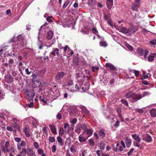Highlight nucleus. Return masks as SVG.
Segmentation results:
<instances>
[{
    "label": "nucleus",
    "instance_id": "obj_1",
    "mask_svg": "<svg viewBox=\"0 0 156 156\" xmlns=\"http://www.w3.org/2000/svg\"><path fill=\"white\" fill-rule=\"evenodd\" d=\"M126 98L129 99V101L133 102L142 98L141 95L139 94H135L133 92H129L126 93L124 96Z\"/></svg>",
    "mask_w": 156,
    "mask_h": 156
},
{
    "label": "nucleus",
    "instance_id": "obj_2",
    "mask_svg": "<svg viewBox=\"0 0 156 156\" xmlns=\"http://www.w3.org/2000/svg\"><path fill=\"white\" fill-rule=\"evenodd\" d=\"M15 45L13 46V51L14 52V49L16 48L20 49L24 47L25 45L24 37L21 35L18 36L17 40L15 42Z\"/></svg>",
    "mask_w": 156,
    "mask_h": 156
},
{
    "label": "nucleus",
    "instance_id": "obj_3",
    "mask_svg": "<svg viewBox=\"0 0 156 156\" xmlns=\"http://www.w3.org/2000/svg\"><path fill=\"white\" fill-rule=\"evenodd\" d=\"M141 138L143 140L147 143L151 142L152 140L151 136L147 133L142 135L141 136Z\"/></svg>",
    "mask_w": 156,
    "mask_h": 156
},
{
    "label": "nucleus",
    "instance_id": "obj_4",
    "mask_svg": "<svg viewBox=\"0 0 156 156\" xmlns=\"http://www.w3.org/2000/svg\"><path fill=\"white\" fill-rule=\"evenodd\" d=\"M139 28L138 26H133L130 27L129 28L128 33H129L130 35L134 33L137 31Z\"/></svg>",
    "mask_w": 156,
    "mask_h": 156
},
{
    "label": "nucleus",
    "instance_id": "obj_5",
    "mask_svg": "<svg viewBox=\"0 0 156 156\" xmlns=\"http://www.w3.org/2000/svg\"><path fill=\"white\" fill-rule=\"evenodd\" d=\"M59 49L57 48H53L52 51L50 53V55H53L55 56L56 55L58 56H59L60 57H62V55L59 54Z\"/></svg>",
    "mask_w": 156,
    "mask_h": 156
},
{
    "label": "nucleus",
    "instance_id": "obj_6",
    "mask_svg": "<svg viewBox=\"0 0 156 156\" xmlns=\"http://www.w3.org/2000/svg\"><path fill=\"white\" fill-rule=\"evenodd\" d=\"M65 75V73L63 72H59L56 75L55 78L57 80H59L62 78Z\"/></svg>",
    "mask_w": 156,
    "mask_h": 156
},
{
    "label": "nucleus",
    "instance_id": "obj_7",
    "mask_svg": "<svg viewBox=\"0 0 156 156\" xmlns=\"http://www.w3.org/2000/svg\"><path fill=\"white\" fill-rule=\"evenodd\" d=\"M49 127L52 133L54 135L57 134L56 129L54 125L50 124L49 125Z\"/></svg>",
    "mask_w": 156,
    "mask_h": 156
},
{
    "label": "nucleus",
    "instance_id": "obj_8",
    "mask_svg": "<svg viewBox=\"0 0 156 156\" xmlns=\"http://www.w3.org/2000/svg\"><path fill=\"white\" fill-rule=\"evenodd\" d=\"M27 154L29 156H36L35 153L30 148H27Z\"/></svg>",
    "mask_w": 156,
    "mask_h": 156
},
{
    "label": "nucleus",
    "instance_id": "obj_9",
    "mask_svg": "<svg viewBox=\"0 0 156 156\" xmlns=\"http://www.w3.org/2000/svg\"><path fill=\"white\" fill-rule=\"evenodd\" d=\"M132 137L136 141V142L140 143L141 140V138L139 137V135H137L136 134H133L132 135Z\"/></svg>",
    "mask_w": 156,
    "mask_h": 156
},
{
    "label": "nucleus",
    "instance_id": "obj_10",
    "mask_svg": "<svg viewBox=\"0 0 156 156\" xmlns=\"http://www.w3.org/2000/svg\"><path fill=\"white\" fill-rule=\"evenodd\" d=\"M113 5V0H107L106 5L108 9H111Z\"/></svg>",
    "mask_w": 156,
    "mask_h": 156
},
{
    "label": "nucleus",
    "instance_id": "obj_11",
    "mask_svg": "<svg viewBox=\"0 0 156 156\" xmlns=\"http://www.w3.org/2000/svg\"><path fill=\"white\" fill-rule=\"evenodd\" d=\"M129 28L127 29L125 27H122L119 29V31L123 33L126 34L128 33Z\"/></svg>",
    "mask_w": 156,
    "mask_h": 156
},
{
    "label": "nucleus",
    "instance_id": "obj_12",
    "mask_svg": "<svg viewBox=\"0 0 156 156\" xmlns=\"http://www.w3.org/2000/svg\"><path fill=\"white\" fill-rule=\"evenodd\" d=\"M32 82L33 84H35L36 83H39V80L37 78V76L34 74L32 75Z\"/></svg>",
    "mask_w": 156,
    "mask_h": 156
},
{
    "label": "nucleus",
    "instance_id": "obj_13",
    "mask_svg": "<svg viewBox=\"0 0 156 156\" xmlns=\"http://www.w3.org/2000/svg\"><path fill=\"white\" fill-rule=\"evenodd\" d=\"M82 127V125L80 124H78L76 127V129L75 130V132L78 134L80 133Z\"/></svg>",
    "mask_w": 156,
    "mask_h": 156
},
{
    "label": "nucleus",
    "instance_id": "obj_14",
    "mask_svg": "<svg viewBox=\"0 0 156 156\" xmlns=\"http://www.w3.org/2000/svg\"><path fill=\"white\" fill-rule=\"evenodd\" d=\"M125 141L126 144V147H130L131 144V140L129 139L128 137H126L125 138Z\"/></svg>",
    "mask_w": 156,
    "mask_h": 156
},
{
    "label": "nucleus",
    "instance_id": "obj_15",
    "mask_svg": "<svg viewBox=\"0 0 156 156\" xmlns=\"http://www.w3.org/2000/svg\"><path fill=\"white\" fill-rule=\"evenodd\" d=\"M53 32L51 30L49 31L47 34V39L48 40L51 39L53 36Z\"/></svg>",
    "mask_w": 156,
    "mask_h": 156
},
{
    "label": "nucleus",
    "instance_id": "obj_16",
    "mask_svg": "<svg viewBox=\"0 0 156 156\" xmlns=\"http://www.w3.org/2000/svg\"><path fill=\"white\" fill-rule=\"evenodd\" d=\"M29 131L30 129L27 127H25L23 130L24 133L26 135V136L27 137H29L30 136Z\"/></svg>",
    "mask_w": 156,
    "mask_h": 156
},
{
    "label": "nucleus",
    "instance_id": "obj_17",
    "mask_svg": "<svg viewBox=\"0 0 156 156\" xmlns=\"http://www.w3.org/2000/svg\"><path fill=\"white\" fill-rule=\"evenodd\" d=\"M6 81L8 83H11L13 81L12 77L11 76H7L5 78Z\"/></svg>",
    "mask_w": 156,
    "mask_h": 156
},
{
    "label": "nucleus",
    "instance_id": "obj_18",
    "mask_svg": "<svg viewBox=\"0 0 156 156\" xmlns=\"http://www.w3.org/2000/svg\"><path fill=\"white\" fill-rule=\"evenodd\" d=\"M139 3H136L133 4L132 7V9L134 11H139L138 8L139 7Z\"/></svg>",
    "mask_w": 156,
    "mask_h": 156
},
{
    "label": "nucleus",
    "instance_id": "obj_19",
    "mask_svg": "<svg viewBox=\"0 0 156 156\" xmlns=\"http://www.w3.org/2000/svg\"><path fill=\"white\" fill-rule=\"evenodd\" d=\"M86 133L87 135H89V136L87 137L88 138L92 134L93 131L91 129H87L86 130L84 131L83 132V133Z\"/></svg>",
    "mask_w": 156,
    "mask_h": 156
},
{
    "label": "nucleus",
    "instance_id": "obj_20",
    "mask_svg": "<svg viewBox=\"0 0 156 156\" xmlns=\"http://www.w3.org/2000/svg\"><path fill=\"white\" fill-rule=\"evenodd\" d=\"M155 111L156 109L155 108H152L150 111L149 112L152 117H156Z\"/></svg>",
    "mask_w": 156,
    "mask_h": 156
},
{
    "label": "nucleus",
    "instance_id": "obj_21",
    "mask_svg": "<svg viewBox=\"0 0 156 156\" xmlns=\"http://www.w3.org/2000/svg\"><path fill=\"white\" fill-rule=\"evenodd\" d=\"M145 50H143L140 48H138L137 49V52L138 54L140 56H142L144 53V51Z\"/></svg>",
    "mask_w": 156,
    "mask_h": 156
},
{
    "label": "nucleus",
    "instance_id": "obj_22",
    "mask_svg": "<svg viewBox=\"0 0 156 156\" xmlns=\"http://www.w3.org/2000/svg\"><path fill=\"white\" fill-rule=\"evenodd\" d=\"M39 99L40 101L43 102L44 104H47V100L45 99V97L44 96H40Z\"/></svg>",
    "mask_w": 156,
    "mask_h": 156
},
{
    "label": "nucleus",
    "instance_id": "obj_23",
    "mask_svg": "<svg viewBox=\"0 0 156 156\" xmlns=\"http://www.w3.org/2000/svg\"><path fill=\"white\" fill-rule=\"evenodd\" d=\"M57 139L58 142L59 143L60 145L62 146L63 144V142L61 137L60 136H58L57 137Z\"/></svg>",
    "mask_w": 156,
    "mask_h": 156
},
{
    "label": "nucleus",
    "instance_id": "obj_24",
    "mask_svg": "<svg viewBox=\"0 0 156 156\" xmlns=\"http://www.w3.org/2000/svg\"><path fill=\"white\" fill-rule=\"evenodd\" d=\"M82 135H80L79 137V140L80 142H83L86 141L88 139V137L86 138L85 137L81 136Z\"/></svg>",
    "mask_w": 156,
    "mask_h": 156
},
{
    "label": "nucleus",
    "instance_id": "obj_25",
    "mask_svg": "<svg viewBox=\"0 0 156 156\" xmlns=\"http://www.w3.org/2000/svg\"><path fill=\"white\" fill-rule=\"evenodd\" d=\"M71 140V139L70 137L67 138L65 142V145L69 146L70 144Z\"/></svg>",
    "mask_w": 156,
    "mask_h": 156
},
{
    "label": "nucleus",
    "instance_id": "obj_26",
    "mask_svg": "<svg viewBox=\"0 0 156 156\" xmlns=\"http://www.w3.org/2000/svg\"><path fill=\"white\" fill-rule=\"evenodd\" d=\"M40 84L38 86L39 88V90L38 91V92L39 93V92L40 91L43 90L44 89V82H42V83L41 82Z\"/></svg>",
    "mask_w": 156,
    "mask_h": 156
},
{
    "label": "nucleus",
    "instance_id": "obj_27",
    "mask_svg": "<svg viewBox=\"0 0 156 156\" xmlns=\"http://www.w3.org/2000/svg\"><path fill=\"white\" fill-rule=\"evenodd\" d=\"M132 14L134 18H138L139 16V11H136L135 12H133Z\"/></svg>",
    "mask_w": 156,
    "mask_h": 156
},
{
    "label": "nucleus",
    "instance_id": "obj_28",
    "mask_svg": "<svg viewBox=\"0 0 156 156\" xmlns=\"http://www.w3.org/2000/svg\"><path fill=\"white\" fill-rule=\"evenodd\" d=\"M106 68H116L114 66L110 63H106L105 65Z\"/></svg>",
    "mask_w": 156,
    "mask_h": 156
},
{
    "label": "nucleus",
    "instance_id": "obj_29",
    "mask_svg": "<svg viewBox=\"0 0 156 156\" xmlns=\"http://www.w3.org/2000/svg\"><path fill=\"white\" fill-rule=\"evenodd\" d=\"M99 135L102 137H104L105 136V133L102 130H100L98 131Z\"/></svg>",
    "mask_w": 156,
    "mask_h": 156
},
{
    "label": "nucleus",
    "instance_id": "obj_30",
    "mask_svg": "<svg viewBox=\"0 0 156 156\" xmlns=\"http://www.w3.org/2000/svg\"><path fill=\"white\" fill-rule=\"evenodd\" d=\"M89 144L91 146H94L95 143L93 139H90L88 140Z\"/></svg>",
    "mask_w": 156,
    "mask_h": 156
},
{
    "label": "nucleus",
    "instance_id": "obj_31",
    "mask_svg": "<svg viewBox=\"0 0 156 156\" xmlns=\"http://www.w3.org/2000/svg\"><path fill=\"white\" fill-rule=\"evenodd\" d=\"M105 144L103 142L100 143V149L102 150H103L105 147Z\"/></svg>",
    "mask_w": 156,
    "mask_h": 156
},
{
    "label": "nucleus",
    "instance_id": "obj_32",
    "mask_svg": "<svg viewBox=\"0 0 156 156\" xmlns=\"http://www.w3.org/2000/svg\"><path fill=\"white\" fill-rule=\"evenodd\" d=\"M121 102L124 105H126V106H128L129 105L128 104V103L127 102V101L126 100L124 99H122L121 100Z\"/></svg>",
    "mask_w": 156,
    "mask_h": 156
},
{
    "label": "nucleus",
    "instance_id": "obj_33",
    "mask_svg": "<svg viewBox=\"0 0 156 156\" xmlns=\"http://www.w3.org/2000/svg\"><path fill=\"white\" fill-rule=\"evenodd\" d=\"M12 126L15 129H17L18 130L20 129V127L16 123H13L12 124Z\"/></svg>",
    "mask_w": 156,
    "mask_h": 156
},
{
    "label": "nucleus",
    "instance_id": "obj_34",
    "mask_svg": "<svg viewBox=\"0 0 156 156\" xmlns=\"http://www.w3.org/2000/svg\"><path fill=\"white\" fill-rule=\"evenodd\" d=\"M59 134L60 136H62L64 133L63 129L62 127L60 128L58 131Z\"/></svg>",
    "mask_w": 156,
    "mask_h": 156
},
{
    "label": "nucleus",
    "instance_id": "obj_35",
    "mask_svg": "<svg viewBox=\"0 0 156 156\" xmlns=\"http://www.w3.org/2000/svg\"><path fill=\"white\" fill-rule=\"evenodd\" d=\"M76 78L78 79V80H80V81H82V79H82V78L81 75L79 73H76Z\"/></svg>",
    "mask_w": 156,
    "mask_h": 156
},
{
    "label": "nucleus",
    "instance_id": "obj_36",
    "mask_svg": "<svg viewBox=\"0 0 156 156\" xmlns=\"http://www.w3.org/2000/svg\"><path fill=\"white\" fill-rule=\"evenodd\" d=\"M27 148L26 150V149L24 148H22V151L20 152V153L21 154H24L25 155H26V153H27Z\"/></svg>",
    "mask_w": 156,
    "mask_h": 156
},
{
    "label": "nucleus",
    "instance_id": "obj_37",
    "mask_svg": "<svg viewBox=\"0 0 156 156\" xmlns=\"http://www.w3.org/2000/svg\"><path fill=\"white\" fill-rule=\"evenodd\" d=\"M95 3L94 0H88V4L91 6H93Z\"/></svg>",
    "mask_w": 156,
    "mask_h": 156
},
{
    "label": "nucleus",
    "instance_id": "obj_38",
    "mask_svg": "<svg viewBox=\"0 0 156 156\" xmlns=\"http://www.w3.org/2000/svg\"><path fill=\"white\" fill-rule=\"evenodd\" d=\"M100 45L101 46L106 47L107 46V44L106 42L102 41L100 43Z\"/></svg>",
    "mask_w": 156,
    "mask_h": 156
},
{
    "label": "nucleus",
    "instance_id": "obj_39",
    "mask_svg": "<svg viewBox=\"0 0 156 156\" xmlns=\"http://www.w3.org/2000/svg\"><path fill=\"white\" fill-rule=\"evenodd\" d=\"M154 57L152 55H149L148 58L147 59L148 61L151 62L154 60Z\"/></svg>",
    "mask_w": 156,
    "mask_h": 156
},
{
    "label": "nucleus",
    "instance_id": "obj_40",
    "mask_svg": "<svg viewBox=\"0 0 156 156\" xmlns=\"http://www.w3.org/2000/svg\"><path fill=\"white\" fill-rule=\"evenodd\" d=\"M48 140L51 143L55 142V139L54 137L49 136L48 138Z\"/></svg>",
    "mask_w": 156,
    "mask_h": 156
},
{
    "label": "nucleus",
    "instance_id": "obj_41",
    "mask_svg": "<svg viewBox=\"0 0 156 156\" xmlns=\"http://www.w3.org/2000/svg\"><path fill=\"white\" fill-rule=\"evenodd\" d=\"M92 33L95 34H98V32L96 27H94L92 29Z\"/></svg>",
    "mask_w": 156,
    "mask_h": 156
},
{
    "label": "nucleus",
    "instance_id": "obj_42",
    "mask_svg": "<svg viewBox=\"0 0 156 156\" xmlns=\"http://www.w3.org/2000/svg\"><path fill=\"white\" fill-rule=\"evenodd\" d=\"M77 121V119L76 118H74L70 120V123L73 124H76Z\"/></svg>",
    "mask_w": 156,
    "mask_h": 156
},
{
    "label": "nucleus",
    "instance_id": "obj_43",
    "mask_svg": "<svg viewBox=\"0 0 156 156\" xmlns=\"http://www.w3.org/2000/svg\"><path fill=\"white\" fill-rule=\"evenodd\" d=\"M133 73H134L135 76L136 77H138L139 76V71L135 70H134Z\"/></svg>",
    "mask_w": 156,
    "mask_h": 156
},
{
    "label": "nucleus",
    "instance_id": "obj_44",
    "mask_svg": "<svg viewBox=\"0 0 156 156\" xmlns=\"http://www.w3.org/2000/svg\"><path fill=\"white\" fill-rule=\"evenodd\" d=\"M63 50H64V52L66 53L67 49H68V51H69L70 50V48H69V47H68V45H66L63 48Z\"/></svg>",
    "mask_w": 156,
    "mask_h": 156
},
{
    "label": "nucleus",
    "instance_id": "obj_45",
    "mask_svg": "<svg viewBox=\"0 0 156 156\" xmlns=\"http://www.w3.org/2000/svg\"><path fill=\"white\" fill-rule=\"evenodd\" d=\"M119 121L117 120L116 121V122L114 124V126L115 128L118 127L119 126Z\"/></svg>",
    "mask_w": 156,
    "mask_h": 156
},
{
    "label": "nucleus",
    "instance_id": "obj_46",
    "mask_svg": "<svg viewBox=\"0 0 156 156\" xmlns=\"http://www.w3.org/2000/svg\"><path fill=\"white\" fill-rule=\"evenodd\" d=\"M69 2L68 1H66L65 3H64V4L63 5V8L64 9L66 8V7H67L69 3Z\"/></svg>",
    "mask_w": 156,
    "mask_h": 156
},
{
    "label": "nucleus",
    "instance_id": "obj_47",
    "mask_svg": "<svg viewBox=\"0 0 156 156\" xmlns=\"http://www.w3.org/2000/svg\"><path fill=\"white\" fill-rule=\"evenodd\" d=\"M148 52V51L147 50H145L144 51V58H147Z\"/></svg>",
    "mask_w": 156,
    "mask_h": 156
},
{
    "label": "nucleus",
    "instance_id": "obj_48",
    "mask_svg": "<svg viewBox=\"0 0 156 156\" xmlns=\"http://www.w3.org/2000/svg\"><path fill=\"white\" fill-rule=\"evenodd\" d=\"M150 44L152 45H155L156 44V39L152 40L150 41Z\"/></svg>",
    "mask_w": 156,
    "mask_h": 156
},
{
    "label": "nucleus",
    "instance_id": "obj_49",
    "mask_svg": "<svg viewBox=\"0 0 156 156\" xmlns=\"http://www.w3.org/2000/svg\"><path fill=\"white\" fill-rule=\"evenodd\" d=\"M37 152L40 154H44V151L41 149H38L37 150Z\"/></svg>",
    "mask_w": 156,
    "mask_h": 156
},
{
    "label": "nucleus",
    "instance_id": "obj_50",
    "mask_svg": "<svg viewBox=\"0 0 156 156\" xmlns=\"http://www.w3.org/2000/svg\"><path fill=\"white\" fill-rule=\"evenodd\" d=\"M56 117L57 119L60 120L62 119V115L60 113H59L57 115Z\"/></svg>",
    "mask_w": 156,
    "mask_h": 156
},
{
    "label": "nucleus",
    "instance_id": "obj_51",
    "mask_svg": "<svg viewBox=\"0 0 156 156\" xmlns=\"http://www.w3.org/2000/svg\"><path fill=\"white\" fill-rule=\"evenodd\" d=\"M34 147L36 149H38L39 147L38 144L36 142H35L34 143Z\"/></svg>",
    "mask_w": 156,
    "mask_h": 156
},
{
    "label": "nucleus",
    "instance_id": "obj_52",
    "mask_svg": "<svg viewBox=\"0 0 156 156\" xmlns=\"http://www.w3.org/2000/svg\"><path fill=\"white\" fill-rule=\"evenodd\" d=\"M14 139L16 142L18 143L21 141V139L20 137H16Z\"/></svg>",
    "mask_w": 156,
    "mask_h": 156
},
{
    "label": "nucleus",
    "instance_id": "obj_53",
    "mask_svg": "<svg viewBox=\"0 0 156 156\" xmlns=\"http://www.w3.org/2000/svg\"><path fill=\"white\" fill-rule=\"evenodd\" d=\"M10 146V143L9 141H7L5 143V147L6 148H8Z\"/></svg>",
    "mask_w": 156,
    "mask_h": 156
},
{
    "label": "nucleus",
    "instance_id": "obj_54",
    "mask_svg": "<svg viewBox=\"0 0 156 156\" xmlns=\"http://www.w3.org/2000/svg\"><path fill=\"white\" fill-rule=\"evenodd\" d=\"M134 150V148H131L130 151L128 152L127 154L128 156H130L133 152V151Z\"/></svg>",
    "mask_w": 156,
    "mask_h": 156
},
{
    "label": "nucleus",
    "instance_id": "obj_55",
    "mask_svg": "<svg viewBox=\"0 0 156 156\" xmlns=\"http://www.w3.org/2000/svg\"><path fill=\"white\" fill-rule=\"evenodd\" d=\"M52 18V16H48L47 19H46V20H47L49 22H52V20L51 19V18Z\"/></svg>",
    "mask_w": 156,
    "mask_h": 156
},
{
    "label": "nucleus",
    "instance_id": "obj_56",
    "mask_svg": "<svg viewBox=\"0 0 156 156\" xmlns=\"http://www.w3.org/2000/svg\"><path fill=\"white\" fill-rule=\"evenodd\" d=\"M26 145V143L23 140H22L21 141L20 145L22 147H24Z\"/></svg>",
    "mask_w": 156,
    "mask_h": 156
},
{
    "label": "nucleus",
    "instance_id": "obj_57",
    "mask_svg": "<svg viewBox=\"0 0 156 156\" xmlns=\"http://www.w3.org/2000/svg\"><path fill=\"white\" fill-rule=\"evenodd\" d=\"M70 151L72 153H73L75 151V149L74 147V146L73 145H72L70 148Z\"/></svg>",
    "mask_w": 156,
    "mask_h": 156
},
{
    "label": "nucleus",
    "instance_id": "obj_58",
    "mask_svg": "<svg viewBox=\"0 0 156 156\" xmlns=\"http://www.w3.org/2000/svg\"><path fill=\"white\" fill-rule=\"evenodd\" d=\"M52 152L53 153L55 152L56 151V147L55 145H53L52 147Z\"/></svg>",
    "mask_w": 156,
    "mask_h": 156
},
{
    "label": "nucleus",
    "instance_id": "obj_59",
    "mask_svg": "<svg viewBox=\"0 0 156 156\" xmlns=\"http://www.w3.org/2000/svg\"><path fill=\"white\" fill-rule=\"evenodd\" d=\"M82 129L85 130V131L87 129V126L84 125H82Z\"/></svg>",
    "mask_w": 156,
    "mask_h": 156
},
{
    "label": "nucleus",
    "instance_id": "obj_60",
    "mask_svg": "<svg viewBox=\"0 0 156 156\" xmlns=\"http://www.w3.org/2000/svg\"><path fill=\"white\" fill-rule=\"evenodd\" d=\"M102 152L100 150H97L96 151L97 154L98 156H101Z\"/></svg>",
    "mask_w": 156,
    "mask_h": 156
},
{
    "label": "nucleus",
    "instance_id": "obj_61",
    "mask_svg": "<svg viewBox=\"0 0 156 156\" xmlns=\"http://www.w3.org/2000/svg\"><path fill=\"white\" fill-rule=\"evenodd\" d=\"M108 23L109 24L111 27H112L113 26V24L112 21L110 20H109L108 21Z\"/></svg>",
    "mask_w": 156,
    "mask_h": 156
},
{
    "label": "nucleus",
    "instance_id": "obj_62",
    "mask_svg": "<svg viewBox=\"0 0 156 156\" xmlns=\"http://www.w3.org/2000/svg\"><path fill=\"white\" fill-rule=\"evenodd\" d=\"M68 54L70 55H72L74 53L73 50H71V49L70 50H69V51H68Z\"/></svg>",
    "mask_w": 156,
    "mask_h": 156
},
{
    "label": "nucleus",
    "instance_id": "obj_63",
    "mask_svg": "<svg viewBox=\"0 0 156 156\" xmlns=\"http://www.w3.org/2000/svg\"><path fill=\"white\" fill-rule=\"evenodd\" d=\"M34 105V103L33 102H30V104H28L27 105L30 107L31 108L33 107Z\"/></svg>",
    "mask_w": 156,
    "mask_h": 156
},
{
    "label": "nucleus",
    "instance_id": "obj_64",
    "mask_svg": "<svg viewBox=\"0 0 156 156\" xmlns=\"http://www.w3.org/2000/svg\"><path fill=\"white\" fill-rule=\"evenodd\" d=\"M7 129L9 131H13V128L12 127L10 126H8L6 127Z\"/></svg>",
    "mask_w": 156,
    "mask_h": 156
}]
</instances>
